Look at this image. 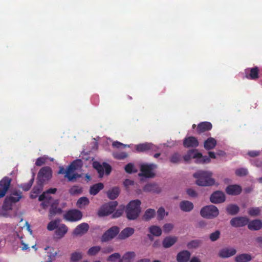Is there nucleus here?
Here are the masks:
<instances>
[{
  "mask_svg": "<svg viewBox=\"0 0 262 262\" xmlns=\"http://www.w3.org/2000/svg\"><path fill=\"white\" fill-rule=\"evenodd\" d=\"M193 176L196 180V184L201 186H212L215 180L212 178V173L209 171L199 170L193 173Z\"/></svg>",
  "mask_w": 262,
  "mask_h": 262,
  "instance_id": "obj_1",
  "label": "nucleus"
},
{
  "mask_svg": "<svg viewBox=\"0 0 262 262\" xmlns=\"http://www.w3.org/2000/svg\"><path fill=\"white\" fill-rule=\"evenodd\" d=\"M141 202L139 200L131 201L126 206L125 212L127 218L129 220H136L141 212Z\"/></svg>",
  "mask_w": 262,
  "mask_h": 262,
  "instance_id": "obj_2",
  "label": "nucleus"
},
{
  "mask_svg": "<svg viewBox=\"0 0 262 262\" xmlns=\"http://www.w3.org/2000/svg\"><path fill=\"white\" fill-rule=\"evenodd\" d=\"M82 161L80 159H77L73 161L67 167V175L64 177L68 179L69 182H74L79 178L81 177V175L74 172L81 168L82 166Z\"/></svg>",
  "mask_w": 262,
  "mask_h": 262,
  "instance_id": "obj_3",
  "label": "nucleus"
},
{
  "mask_svg": "<svg viewBox=\"0 0 262 262\" xmlns=\"http://www.w3.org/2000/svg\"><path fill=\"white\" fill-rule=\"evenodd\" d=\"M118 205L117 201H112L102 205L98 211L99 217L108 216L115 211Z\"/></svg>",
  "mask_w": 262,
  "mask_h": 262,
  "instance_id": "obj_4",
  "label": "nucleus"
},
{
  "mask_svg": "<svg viewBox=\"0 0 262 262\" xmlns=\"http://www.w3.org/2000/svg\"><path fill=\"white\" fill-rule=\"evenodd\" d=\"M201 216L206 219H213L218 216L219 211L217 208L214 205L206 206L200 211Z\"/></svg>",
  "mask_w": 262,
  "mask_h": 262,
  "instance_id": "obj_5",
  "label": "nucleus"
},
{
  "mask_svg": "<svg viewBox=\"0 0 262 262\" xmlns=\"http://www.w3.org/2000/svg\"><path fill=\"white\" fill-rule=\"evenodd\" d=\"M52 169L49 166H45L39 170L37 175V181L45 184L52 178Z\"/></svg>",
  "mask_w": 262,
  "mask_h": 262,
  "instance_id": "obj_6",
  "label": "nucleus"
},
{
  "mask_svg": "<svg viewBox=\"0 0 262 262\" xmlns=\"http://www.w3.org/2000/svg\"><path fill=\"white\" fill-rule=\"evenodd\" d=\"M157 167L156 165L151 164H142L141 166V173H139V176H143L145 178H153L155 174L152 170Z\"/></svg>",
  "mask_w": 262,
  "mask_h": 262,
  "instance_id": "obj_7",
  "label": "nucleus"
},
{
  "mask_svg": "<svg viewBox=\"0 0 262 262\" xmlns=\"http://www.w3.org/2000/svg\"><path fill=\"white\" fill-rule=\"evenodd\" d=\"M82 212L77 209H71L64 214V219L70 222H76L81 219Z\"/></svg>",
  "mask_w": 262,
  "mask_h": 262,
  "instance_id": "obj_8",
  "label": "nucleus"
},
{
  "mask_svg": "<svg viewBox=\"0 0 262 262\" xmlns=\"http://www.w3.org/2000/svg\"><path fill=\"white\" fill-rule=\"evenodd\" d=\"M119 232L117 226H113L105 231L101 237L102 242H107L115 237Z\"/></svg>",
  "mask_w": 262,
  "mask_h": 262,
  "instance_id": "obj_9",
  "label": "nucleus"
},
{
  "mask_svg": "<svg viewBox=\"0 0 262 262\" xmlns=\"http://www.w3.org/2000/svg\"><path fill=\"white\" fill-rule=\"evenodd\" d=\"M249 223V219L246 216L235 217L230 220L231 225L234 227H244Z\"/></svg>",
  "mask_w": 262,
  "mask_h": 262,
  "instance_id": "obj_10",
  "label": "nucleus"
},
{
  "mask_svg": "<svg viewBox=\"0 0 262 262\" xmlns=\"http://www.w3.org/2000/svg\"><path fill=\"white\" fill-rule=\"evenodd\" d=\"M236 252V250L233 248L226 247L219 251L218 256L222 258H227L234 255Z\"/></svg>",
  "mask_w": 262,
  "mask_h": 262,
  "instance_id": "obj_11",
  "label": "nucleus"
},
{
  "mask_svg": "<svg viewBox=\"0 0 262 262\" xmlns=\"http://www.w3.org/2000/svg\"><path fill=\"white\" fill-rule=\"evenodd\" d=\"M158 147L149 143H144L136 145V150L138 152H145L148 150L156 151Z\"/></svg>",
  "mask_w": 262,
  "mask_h": 262,
  "instance_id": "obj_12",
  "label": "nucleus"
},
{
  "mask_svg": "<svg viewBox=\"0 0 262 262\" xmlns=\"http://www.w3.org/2000/svg\"><path fill=\"white\" fill-rule=\"evenodd\" d=\"M11 183V180L5 178L0 181V198L4 197L7 192Z\"/></svg>",
  "mask_w": 262,
  "mask_h": 262,
  "instance_id": "obj_13",
  "label": "nucleus"
},
{
  "mask_svg": "<svg viewBox=\"0 0 262 262\" xmlns=\"http://www.w3.org/2000/svg\"><path fill=\"white\" fill-rule=\"evenodd\" d=\"M210 200L214 204L221 203L225 201V195L223 192L216 191L211 195Z\"/></svg>",
  "mask_w": 262,
  "mask_h": 262,
  "instance_id": "obj_14",
  "label": "nucleus"
},
{
  "mask_svg": "<svg viewBox=\"0 0 262 262\" xmlns=\"http://www.w3.org/2000/svg\"><path fill=\"white\" fill-rule=\"evenodd\" d=\"M199 143L196 138L193 136L186 137L183 140V146L186 148H196Z\"/></svg>",
  "mask_w": 262,
  "mask_h": 262,
  "instance_id": "obj_15",
  "label": "nucleus"
},
{
  "mask_svg": "<svg viewBox=\"0 0 262 262\" xmlns=\"http://www.w3.org/2000/svg\"><path fill=\"white\" fill-rule=\"evenodd\" d=\"M246 77L249 79L255 80L258 78L259 69L255 67L251 69L245 70Z\"/></svg>",
  "mask_w": 262,
  "mask_h": 262,
  "instance_id": "obj_16",
  "label": "nucleus"
},
{
  "mask_svg": "<svg viewBox=\"0 0 262 262\" xmlns=\"http://www.w3.org/2000/svg\"><path fill=\"white\" fill-rule=\"evenodd\" d=\"M89 229V225L88 223H82L78 225L74 230L73 234L77 236L85 233Z\"/></svg>",
  "mask_w": 262,
  "mask_h": 262,
  "instance_id": "obj_17",
  "label": "nucleus"
},
{
  "mask_svg": "<svg viewBox=\"0 0 262 262\" xmlns=\"http://www.w3.org/2000/svg\"><path fill=\"white\" fill-rule=\"evenodd\" d=\"M212 128V124L209 122H202L200 123L196 127L198 134H201L207 131H209Z\"/></svg>",
  "mask_w": 262,
  "mask_h": 262,
  "instance_id": "obj_18",
  "label": "nucleus"
},
{
  "mask_svg": "<svg viewBox=\"0 0 262 262\" xmlns=\"http://www.w3.org/2000/svg\"><path fill=\"white\" fill-rule=\"evenodd\" d=\"M242 188L238 185H229L226 188V192L230 195H236L240 194L242 192Z\"/></svg>",
  "mask_w": 262,
  "mask_h": 262,
  "instance_id": "obj_19",
  "label": "nucleus"
},
{
  "mask_svg": "<svg viewBox=\"0 0 262 262\" xmlns=\"http://www.w3.org/2000/svg\"><path fill=\"white\" fill-rule=\"evenodd\" d=\"M248 228L250 230L257 231L262 228V221L260 220L256 219L248 223Z\"/></svg>",
  "mask_w": 262,
  "mask_h": 262,
  "instance_id": "obj_20",
  "label": "nucleus"
},
{
  "mask_svg": "<svg viewBox=\"0 0 262 262\" xmlns=\"http://www.w3.org/2000/svg\"><path fill=\"white\" fill-rule=\"evenodd\" d=\"M52 200V197L49 195H46L45 192H43L42 194L40 195L38 198V200L39 201H42V202L41 203V206L43 208H46L49 205H51L52 203L51 202Z\"/></svg>",
  "mask_w": 262,
  "mask_h": 262,
  "instance_id": "obj_21",
  "label": "nucleus"
},
{
  "mask_svg": "<svg viewBox=\"0 0 262 262\" xmlns=\"http://www.w3.org/2000/svg\"><path fill=\"white\" fill-rule=\"evenodd\" d=\"M191 253L187 250H183L179 252L177 256L178 262H187L190 257Z\"/></svg>",
  "mask_w": 262,
  "mask_h": 262,
  "instance_id": "obj_22",
  "label": "nucleus"
},
{
  "mask_svg": "<svg viewBox=\"0 0 262 262\" xmlns=\"http://www.w3.org/2000/svg\"><path fill=\"white\" fill-rule=\"evenodd\" d=\"M22 196V192L21 191L14 190L12 191L10 196H7V200H10L13 203H15L19 201Z\"/></svg>",
  "mask_w": 262,
  "mask_h": 262,
  "instance_id": "obj_23",
  "label": "nucleus"
},
{
  "mask_svg": "<svg viewBox=\"0 0 262 262\" xmlns=\"http://www.w3.org/2000/svg\"><path fill=\"white\" fill-rule=\"evenodd\" d=\"M58 201L55 200L51 205L50 209V215L51 216H54L57 214H60L62 212V209L58 207Z\"/></svg>",
  "mask_w": 262,
  "mask_h": 262,
  "instance_id": "obj_24",
  "label": "nucleus"
},
{
  "mask_svg": "<svg viewBox=\"0 0 262 262\" xmlns=\"http://www.w3.org/2000/svg\"><path fill=\"white\" fill-rule=\"evenodd\" d=\"M252 259V256L251 254L248 253L238 254L234 258L235 262H249Z\"/></svg>",
  "mask_w": 262,
  "mask_h": 262,
  "instance_id": "obj_25",
  "label": "nucleus"
},
{
  "mask_svg": "<svg viewBox=\"0 0 262 262\" xmlns=\"http://www.w3.org/2000/svg\"><path fill=\"white\" fill-rule=\"evenodd\" d=\"M134 232L135 230L134 228L131 227H126L122 230L119 234V237L121 239H125L133 235Z\"/></svg>",
  "mask_w": 262,
  "mask_h": 262,
  "instance_id": "obj_26",
  "label": "nucleus"
},
{
  "mask_svg": "<svg viewBox=\"0 0 262 262\" xmlns=\"http://www.w3.org/2000/svg\"><path fill=\"white\" fill-rule=\"evenodd\" d=\"M177 241V237L175 236H167L164 238L162 244L165 248H168L173 245Z\"/></svg>",
  "mask_w": 262,
  "mask_h": 262,
  "instance_id": "obj_27",
  "label": "nucleus"
},
{
  "mask_svg": "<svg viewBox=\"0 0 262 262\" xmlns=\"http://www.w3.org/2000/svg\"><path fill=\"white\" fill-rule=\"evenodd\" d=\"M68 227L64 224L61 225L55 231V235L58 238L63 237L68 232Z\"/></svg>",
  "mask_w": 262,
  "mask_h": 262,
  "instance_id": "obj_28",
  "label": "nucleus"
},
{
  "mask_svg": "<svg viewBox=\"0 0 262 262\" xmlns=\"http://www.w3.org/2000/svg\"><path fill=\"white\" fill-rule=\"evenodd\" d=\"M104 188V185L102 183H98L90 187L89 192L91 195H95Z\"/></svg>",
  "mask_w": 262,
  "mask_h": 262,
  "instance_id": "obj_29",
  "label": "nucleus"
},
{
  "mask_svg": "<svg viewBox=\"0 0 262 262\" xmlns=\"http://www.w3.org/2000/svg\"><path fill=\"white\" fill-rule=\"evenodd\" d=\"M196 158L195 162L198 164L208 163L210 162V159L207 156H203L201 152H196L194 156Z\"/></svg>",
  "mask_w": 262,
  "mask_h": 262,
  "instance_id": "obj_30",
  "label": "nucleus"
},
{
  "mask_svg": "<svg viewBox=\"0 0 262 262\" xmlns=\"http://www.w3.org/2000/svg\"><path fill=\"white\" fill-rule=\"evenodd\" d=\"M216 145V141L212 137L208 138L204 143V147L206 150L213 149Z\"/></svg>",
  "mask_w": 262,
  "mask_h": 262,
  "instance_id": "obj_31",
  "label": "nucleus"
},
{
  "mask_svg": "<svg viewBox=\"0 0 262 262\" xmlns=\"http://www.w3.org/2000/svg\"><path fill=\"white\" fill-rule=\"evenodd\" d=\"M180 207L182 211L189 212L193 208V204L188 201H183L180 203Z\"/></svg>",
  "mask_w": 262,
  "mask_h": 262,
  "instance_id": "obj_32",
  "label": "nucleus"
},
{
  "mask_svg": "<svg viewBox=\"0 0 262 262\" xmlns=\"http://www.w3.org/2000/svg\"><path fill=\"white\" fill-rule=\"evenodd\" d=\"M120 193V190L118 187H115L108 190L107 192V197L111 200L116 199Z\"/></svg>",
  "mask_w": 262,
  "mask_h": 262,
  "instance_id": "obj_33",
  "label": "nucleus"
},
{
  "mask_svg": "<svg viewBox=\"0 0 262 262\" xmlns=\"http://www.w3.org/2000/svg\"><path fill=\"white\" fill-rule=\"evenodd\" d=\"M148 231L150 233L155 236H160L162 234V230L158 226L152 225L148 228Z\"/></svg>",
  "mask_w": 262,
  "mask_h": 262,
  "instance_id": "obj_34",
  "label": "nucleus"
},
{
  "mask_svg": "<svg viewBox=\"0 0 262 262\" xmlns=\"http://www.w3.org/2000/svg\"><path fill=\"white\" fill-rule=\"evenodd\" d=\"M239 210L238 206L235 204H230L227 206L226 211L228 214L234 215L236 214Z\"/></svg>",
  "mask_w": 262,
  "mask_h": 262,
  "instance_id": "obj_35",
  "label": "nucleus"
},
{
  "mask_svg": "<svg viewBox=\"0 0 262 262\" xmlns=\"http://www.w3.org/2000/svg\"><path fill=\"white\" fill-rule=\"evenodd\" d=\"M155 214L156 211L155 209H148L145 211L143 216V219L145 221H147L152 219L155 216Z\"/></svg>",
  "mask_w": 262,
  "mask_h": 262,
  "instance_id": "obj_36",
  "label": "nucleus"
},
{
  "mask_svg": "<svg viewBox=\"0 0 262 262\" xmlns=\"http://www.w3.org/2000/svg\"><path fill=\"white\" fill-rule=\"evenodd\" d=\"M136 254L133 251L127 252L123 255L121 259L122 262H130L132 259L135 258Z\"/></svg>",
  "mask_w": 262,
  "mask_h": 262,
  "instance_id": "obj_37",
  "label": "nucleus"
},
{
  "mask_svg": "<svg viewBox=\"0 0 262 262\" xmlns=\"http://www.w3.org/2000/svg\"><path fill=\"white\" fill-rule=\"evenodd\" d=\"M93 167L96 170H97L98 173H99V177H103L104 175L103 165H102L99 162L95 161L93 162Z\"/></svg>",
  "mask_w": 262,
  "mask_h": 262,
  "instance_id": "obj_38",
  "label": "nucleus"
},
{
  "mask_svg": "<svg viewBox=\"0 0 262 262\" xmlns=\"http://www.w3.org/2000/svg\"><path fill=\"white\" fill-rule=\"evenodd\" d=\"M34 181V173L33 174L32 179L27 183H23L19 185V187L21 188L24 191H28L32 187Z\"/></svg>",
  "mask_w": 262,
  "mask_h": 262,
  "instance_id": "obj_39",
  "label": "nucleus"
},
{
  "mask_svg": "<svg viewBox=\"0 0 262 262\" xmlns=\"http://www.w3.org/2000/svg\"><path fill=\"white\" fill-rule=\"evenodd\" d=\"M89 203L90 201L88 198L82 196L77 200L76 205L78 208H81L83 206L89 205Z\"/></svg>",
  "mask_w": 262,
  "mask_h": 262,
  "instance_id": "obj_40",
  "label": "nucleus"
},
{
  "mask_svg": "<svg viewBox=\"0 0 262 262\" xmlns=\"http://www.w3.org/2000/svg\"><path fill=\"white\" fill-rule=\"evenodd\" d=\"M69 191L71 195H74L81 193L82 192V189L81 187L74 185L69 189Z\"/></svg>",
  "mask_w": 262,
  "mask_h": 262,
  "instance_id": "obj_41",
  "label": "nucleus"
},
{
  "mask_svg": "<svg viewBox=\"0 0 262 262\" xmlns=\"http://www.w3.org/2000/svg\"><path fill=\"white\" fill-rule=\"evenodd\" d=\"M202 243L199 239L192 240L187 243V247L188 249H195L199 247Z\"/></svg>",
  "mask_w": 262,
  "mask_h": 262,
  "instance_id": "obj_42",
  "label": "nucleus"
},
{
  "mask_svg": "<svg viewBox=\"0 0 262 262\" xmlns=\"http://www.w3.org/2000/svg\"><path fill=\"white\" fill-rule=\"evenodd\" d=\"M157 186L155 184H147L143 187L145 192H155L157 191Z\"/></svg>",
  "mask_w": 262,
  "mask_h": 262,
  "instance_id": "obj_43",
  "label": "nucleus"
},
{
  "mask_svg": "<svg viewBox=\"0 0 262 262\" xmlns=\"http://www.w3.org/2000/svg\"><path fill=\"white\" fill-rule=\"evenodd\" d=\"M101 250V247L99 246L91 247L88 251V254L90 256H94L96 255Z\"/></svg>",
  "mask_w": 262,
  "mask_h": 262,
  "instance_id": "obj_44",
  "label": "nucleus"
},
{
  "mask_svg": "<svg viewBox=\"0 0 262 262\" xmlns=\"http://www.w3.org/2000/svg\"><path fill=\"white\" fill-rule=\"evenodd\" d=\"M261 209L259 207H251L249 209L248 213L251 216H256L260 214Z\"/></svg>",
  "mask_w": 262,
  "mask_h": 262,
  "instance_id": "obj_45",
  "label": "nucleus"
},
{
  "mask_svg": "<svg viewBox=\"0 0 262 262\" xmlns=\"http://www.w3.org/2000/svg\"><path fill=\"white\" fill-rule=\"evenodd\" d=\"M44 184H45L42 182L37 181V185L33 187L32 190L33 192L35 194H39L40 193L42 190Z\"/></svg>",
  "mask_w": 262,
  "mask_h": 262,
  "instance_id": "obj_46",
  "label": "nucleus"
},
{
  "mask_svg": "<svg viewBox=\"0 0 262 262\" xmlns=\"http://www.w3.org/2000/svg\"><path fill=\"white\" fill-rule=\"evenodd\" d=\"M124 210V206H121L118 208L115 211L113 212L112 218V219H115L118 218L121 216L122 213H123Z\"/></svg>",
  "mask_w": 262,
  "mask_h": 262,
  "instance_id": "obj_47",
  "label": "nucleus"
},
{
  "mask_svg": "<svg viewBox=\"0 0 262 262\" xmlns=\"http://www.w3.org/2000/svg\"><path fill=\"white\" fill-rule=\"evenodd\" d=\"M59 222V220H54L51 221L47 226V229L49 231H52L58 228V224Z\"/></svg>",
  "mask_w": 262,
  "mask_h": 262,
  "instance_id": "obj_48",
  "label": "nucleus"
},
{
  "mask_svg": "<svg viewBox=\"0 0 262 262\" xmlns=\"http://www.w3.org/2000/svg\"><path fill=\"white\" fill-rule=\"evenodd\" d=\"M82 256L80 252H74L72 253L71 256V261L77 262L82 259Z\"/></svg>",
  "mask_w": 262,
  "mask_h": 262,
  "instance_id": "obj_49",
  "label": "nucleus"
},
{
  "mask_svg": "<svg viewBox=\"0 0 262 262\" xmlns=\"http://www.w3.org/2000/svg\"><path fill=\"white\" fill-rule=\"evenodd\" d=\"M13 203L11 202L10 200H7V196L5 198L3 205V208L5 210H11L12 209Z\"/></svg>",
  "mask_w": 262,
  "mask_h": 262,
  "instance_id": "obj_50",
  "label": "nucleus"
},
{
  "mask_svg": "<svg viewBox=\"0 0 262 262\" xmlns=\"http://www.w3.org/2000/svg\"><path fill=\"white\" fill-rule=\"evenodd\" d=\"M248 172V170L245 168L237 169L235 171L236 175L239 177L245 176L247 175Z\"/></svg>",
  "mask_w": 262,
  "mask_h": 262,
  "instance_id": "obj_51",
  "label": "nucleus"
},
{
  "mask_svg": "<svg viewBox=\"0 0 262 262\" xmlns=\"http://www.w3.org/2000/svg\"><path fill=\"white\" fill-rule=\"evenodd\" d=\"M220 231L219 230H216L215 232L210 234L209 238L211 241L215 242L220 238Z\"/></svg>",
  "mask_w": 262,
  "mask_h": 262,
  "instance_id": "obj_52",
  "label": "nucleus"
},
{
  "mask_svg": "<svg viewBox=\"0 0 262 262\" xmlns=\"http://www.w3.org/2000/svg\"><path fill=\"white\" fill-rule=\"evenodd\" d=\"M181 158V156L178 153H174L171 156L170 161L172 163L176 164L180 162Z\"/></svg>",
  "mask_w": 262,
  "mask_h": 262,
  "instance_id": "obj_53",
  "label": "nucleus"
},
{
  "mask_svg": "<svg viewBox=\"0 0 262 262\" xmlns=\"http://www.w3.org/2000/svg\"><path fill=\"white\" fill-rule=\"evenodd\" d=\"M134 164L129 163L127 164L125 167V170L127 173H132L133 172H136V170H134Z\"/></svg>",
  "mask_w": 262,
  "mask_h": 262,
  "instance_id": "obj_54",
  "label": "nucleus"
},
{
  "mask_svg": "<svg viewBox=\"0 0 262 262\" xmlns=\"http://www.w3.org/2000/svg\"><path fill=\"white\" fill-rule=\"evenodd\" d=\"M165 209L163 207H160L157 211V218L159 220H161L165 216Z\"/></svg>",
  "mask_w": 262,
  "mask_h": 262,
  "instance_id": "obj_55",
  "label": "nucleus"
},
{
  "mask_svg": "<svg viewBox=\"0 0 262 262\" xmlns=\"http://www.w3.org/2000/svg\"><path fill=\"white\" fill-rule=\"evenodd\" d=\"M114 157L117 159L122 160L126 158L128 155L125 152H121L119 153H116L114 154Z\"/></svg>",
  "mask_w": 262,
  "mask_h": 262,
  "instance_id": "obj_56",
  "label": "nucleus"
},
{
  "mask_svg": "<svg viewBox=\"0 0 262 262\" xmlns=\"http://www.w3.org/2000/svg\"><path fill=\"white\" fill-rule=\"evenodd\" d=\"M47 158L43 157H39L36 159L35 165L37 166H41L46 162Z\"/></svg>",
  "mask_w": 262,
  "mask_h": 262,
  "instance_id": "obj_57",
  "label": "nucleus"
},
{
  "mask_svg": "<svg viewBox=\"0 0 262 262\" xmlns=\"http://www.w3.org/2000/svg\"><path fill=\"white\" fill-rule=\"evenodd\" d=\"M120 254L118 253H115L109 256L107 260L111 261H115L117 259L120 258Z\"/></svg>",
  "mask_w": 262,
  "mask_h": 262,
  "instance_id": "obj_58",
  "label": "nucleus"
},
{
  "mask_svg": "<svg viewBox=\"0 0 262 262\" xmlns=\"http://www.w3.org/2000/svg\"><path fill=\"white\" fill-rule=\"evenodd\" d=\"M113 146L114 147H116V148H125L126 147H129V145H126V144H124L120 142H118V141H115L113 143V144H112Z\"/></svg>",
  "mask_w": 262,
  "mask_h": 262,
  "instance_id": "obj_59",
  "label": "nucleus"
},
{
  "mask_svg": "<svg viewBox=\"0 0 262 262\" xmlns=\"http://www.w3.org/2000/svg\"><path fill=\"white\" fill-rule=\"evenodd\" d=\"M103 169H105V173L107 175H108L110 174L111 171H112V167L111 166L106 163H103Z\"/></svg>",
  "mask_w": 262,
  "mask_h": 262,
  "instance_id": "obj_60",
  "label": "nucleus"
},
{
  "mask_svg": "<svg viewBox=\"0 0 262 262\" xmlns=\"http://www.w3.org/2000/svg\"><path fill=\"white\" fill-rule=\"evenodd\" d=\"M173 228V225L171 224H166L163 226V230L165 232H170Z\"/></svg>",
  "mask_w": 262,
  "mask_h": 262,
  "instance_id": "obj_61",
  "label": "nucleus"
},
{
  "mask_svg": "<svg viewBox=\"0 0 262 262\" xmlns=\"http://www.w3.org/2000/svg\"><path fill=\"white\" fill-rule=\"evenodd\" d=\"M196 152H198L196 149H191L188 151L187 155H189L191 159L193 158L196 159L194 156L196 155Z\"/></svg>",
  "mask_w": 262,
  "mask_h": 262,
  "instance_id": "obj_62",
  "label": "nucleus"
},
{
  "mask_svg": "<svg viewBox=\"0 0 262 262\" xmlns=\"http://www.w3.org/2000/svg\"><path fill=\"white\" fill-rule=\"evenodd\" d=\"M187 193L189 196L192 197H196L197 196V193L192 189H188Z\"/></svg>",
  "mask_w": 262,
  "mask_h": 262,
  "instance_id": "obj_63",
  "label": "nucleus"
},
{
  "mask_svg": "<svg viewBox=\"0 0 262 262\" xmlns=\"http://www.w3.org/2000/svg\"><path fill=\"white\" fill-rule=\"evenodd\" d=\"M248 155L251 157H255L259 156V152L254 150L249 151L248 153Z\"/></svg>",
  "mask_w": 262,
  "mask_h": 262,
  "instance_id": "obj_64",
  "label": "nucleus"
}]
</instances>
